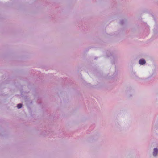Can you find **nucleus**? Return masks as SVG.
<instances>
[{"label":"nucleus","instance_id":"1","mask_svg":"<svg viewBox=\"0 0 158 158\" xmlns=\"http://www.w3.org/2000/svg\"><path fill=\"white\" fill-rule=\"evenodd\" d=\"M158 149L157 148H155L154 149L153 152V155L154 156H156L158 154Z\"/></svg>","mask_w":158,"mask_h":158},{"label":"nucleus","instance_id":"2","mask_svg":"<svg viewBox=\"0 0 158 158\" xmlns=\"http://www.w3.org/2000/svg\"><path fill=\"white\" fill-rule=\"evenodd\" d=\"M139 64L141 65H143L145 63V61L144 59H140L139 61Z\"/></svg>","mask_w":158,"mask_h":158},{"label":"nucleus","instance_id":"3","mask_svg":"<svg viewBox=\"0 0 158 158\" xmlns=\"http://www.w3.org/2000/svg\"><path fill=\"white\" fill-rule=\"evenodd\" d=\"M22 107V104H19L17 105V107L18 109Z\"/></svg>","mask_w":158,"mask_h":158}]
</instances>
